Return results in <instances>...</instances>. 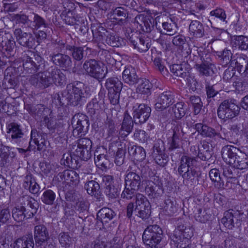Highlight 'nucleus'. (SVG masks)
<instances>
[{
  "instance_id": "a211bd4d",
  "label": "nucleus",
  "mask_w": 248,
  "mask_h": 248,
  "mask_svg": "<svg viewBox=\"0 0 248 248\" xmlns=\"http://www.w3.org/2000/svg\"><path fill=\"white\" fill-rule=\"evenodd\" d=\"M106 187L105 192L110 198H115L118 195V190L113 185V177L111 175H105L102 178Z\"/></svg>"
},
{
  "instance_id": "473e14b6",
  "label": "nucleus",
  "mask_w": 248,
  "mask_h": 248,
  "mask_svg": "<svg viewBox=\"0 0 248 248\" xmlns=\"http://www.w3.org/2000/svg\"><path fill=\"white\" fill-rule=\"evenodd\" d=\"M34 245L31 236H25L16 241L14 248H33Z\"/></svg>"
},
{
  "instance_id": "a19ab883",
  "label": "nucleus",
  "mask_w": 248,
  "mask_h": 248,
  "mask_svg": "<svg viewBox=\"0 0 248 248\" xmlns=\"http://www.w3.org/2000/svg\"><path fill=\"white\" fill-rule=\"evenodd\" d=\"M59 239L60 244L65 248L72 247L75 242L74 238L70 237L68 233L61 232L59 234Z\"/></svg>"
},
{
  "instance_id": "4d7b16f0",
  "label": "nucleus",
  "mask_w": 248,
  "mask_h": 248,
  "mask_svg": "<svg viewBox=\"0 0 248 248\" xmlns=\"http://www.w3.org/2000/svg\"><path fill=\"white\" fill-rule=\"evenodd\" d=\"M135 20L142 27H143V26H145L147 31H148V29L150 28V24H151V21L149 19V16H148L140 15L136 17Z\"/></svg>"
},
{
  "instance_id": "6ab92c4d",
  "label": "nucleus",
  "mask_w": 248,
  "mask_h": 248,
  "mask_svg": "<svg viewBox=\"0 0 248 248\" xmlns=\"http://www.w3.org/2000/svg\"><path fill=\"white\" fill-rule=\"evenodd\" d=\"M60 177L63 183L69 186H75L79 181L78 174L72 170H64L60 174Z\"/></svg>"
},
{
  "instance_id": "f257e3e1",
  "label": "nucleus",
  "mask_w": 248,
  "mask_h": 248,
  "mask_svg": "<svg viewBox=\"0 0 248 248\" xmlns=\"http://www.w3.org/2000/svg\"><path fill=\"white\" fill-rule=\"evenodd\" d=\"M162 238V230L157 225L148 226L142 234L143 242L151 248H161Z\"/></svg>"
},
{
  "instance_id": "ea45409f",
  "label": "nucleus",
  "mask_w": 248,
  "mask_h": 248,
  "mask_svg": "<svg viewBox=\"0 0 248 248\" xmlns=\"http://www.w3.org/2000/svg\"><path fill=\"white\" fill-rule=\"evenodd\" d=\"M196 69L201 74L209 76L213 73V69L214 65L209 62H204L201 64L196 65Z\"/></svg>"
},
{
  "instance_id": "7ed1b4c3",
  "label": "nucleus",
  "mask_w": 248,
  "mask_h": 248,
  "mask_svg": "<svg viewBox=\"0 0 248 248\" xmlns=\"http://www.w3.org/2000/svg\"><path fill=\"white\" fill-rule=\"evenodd\" d=\"M196 161L194 157L183 155L178 168V173L185 180L192 182L195 178L196 171L191 167Z\"/></svg>"
},
{
  "instance_id": "a18cd8bd",
  "label": "nucleus",
  "mask_w": 248,
  "mask_h": 248,
  "mask_svg": "<svg viewBox=\"0 0 248 248\" xmlns=\"http://www.w3.org/2000/svg\"><path fill=\"white\" fill-rule=\"evenodd\" d=\"M138 42L135 41H132L135 48H137L140 52H145L147 51L150 47V44L148 42V40H145L142 38L138 39Z\"/></svg>"
},
{
  "instance_id": "052dcab7",
  "label": "nucleus",
  "mask_w": 248,
  "mask_h": 248,
  "mask_svg": "<svg viewBox=\"0 0 248 248\" xmlns=\"http://www.w3.org/2000/svg\"><path fill=\"white\" fill-rule=\"evenodd\" d=\"M218 56L221 57L225 64L231 62V64L233 66V62L234 61L231 60L232 53L230 50L225 49L221 53V55L218 54Z\"/></svg>"
},
{
  "instance_id": "49530a36",
  "label": "nucleus",
  "mask_w": 248,
  "mask_h": 248,
  "mask_svg": "<svg viewBox=\"0 0 248 248\" xmlns=\"http://www.w3.org/2000/svg\"><path fill=\"white\" fill-rule=\"evenodd\" d=\"M184 64H173L170 67V71L175 76L184 77L186 75V69H184Z\"/></svg>"
},
{
  "instance_id": "1a4fd4ad",
  "label": "nucleus",
  "mask_w": 248,
  "mask_h": 248,
  "mask_svg": "<svg viewBox=\"0 0 248 248\" xmlns=\"http://www.w3.org/2000/svg\"><path fill=\"white\" fill-rule=\"evenodd\" d=\"M173 235L176 238L174 241L184 242L185 244H188L190 243V239L193 235V229L190 226L180 224L175 230Z\"/></svg>"
},
{
  "instance_id": "9b49d317",
  "label": "nucleus",
  "mask_w": 248,
  "mask_h": 248,
  "mask_svg": "<svg viewBox=\"0 0 248 248\" xmlns=\"http://www.w3.org/2000/svg\"><path fill=\"white\" fill-rule=\"evenodd\" d=\"M151 111V108L145 104H140L138 107H134L133 114L135 123H145L150 117Z\"/></svg>"
},
{
  "instance_id": "338daca9",
  "label": "nucleus",
  "mask_w": 248,
  "mask_h": 248,
  "mask_svg": "<svg viewBox=\"0 0 248 248\" xmlns=\"http://www.w3.org/2000/svg\"><path fill=\"white\" fill-rule=\"evenodd\" d=\"M211 19H214L215 17L219 18L220 20L225 21L226 15L224 11L221 9H217L210 12Z\"/></svg>"
},
{
  "instance_id": "aec40b11",
  "label": "nucleus",
  "mask_w": 248,
  "mask_h": 248,
  "mask_svg": "<svg viewBox=\"0 0 248 248\" xmlns=\"http://www.w3.org/2000/svg\"><path fill=\"white\" fill-rule=\"evenodd\" d=\"M51 60L56 65L62 68H67L72 66V61L69 56L61 53L53 54Z\"/></svg>"
},
{
  "instance_id": "603ef678",
  "label": "nucleus",
  "mask_w": 248,
  "mask_h": 248,
  "mask_svg": "<svg viewBox=\"0 0 248 248\" xmlns=\"http://www.w3.org/2000/svg\"><path fill=\"white\" fill-rule=\"evenodd\" d=\"M55 198V194L51 190L45 191L41 197L43 202L47 204H52Z\"/></svg>"
},
{
  "instance_id": "412c9836",
  "label": "nucleus",
  "mask_w": 248,
  "mask_h": 248,
  "mask_svg": "<svg viewBox=\"0 0 248 248\" xmlns=\"http://www.w3.org/2000/svg\"><path fill=\"white\" fill-rule=\"evenodd\" d=\"M125 183L126 186H129L133 189L138 190L140 186L141 178L136 173L129 172L125 176Z\"/></svg>"
},
{
  "instance_id": "4468645a",
  "label": "nucleus",
  "mask_w": 248,
  "mask_h": 248,
  "mask_svg": "<svg viewBox=\"0 0 248 248\" xmlns=\"http://www.w3.org/2000/svg\"><path fill=\"white\" fill-rule=\"evenodd\" d=\"M34 238L36 245L39 246L47 242L49 237L46 228L43 225L36 226L34 230Z\"/></svg>"
},
{
  "instance_id": "f3484780",
  "label": "nucleus",
  "mask_w": 248,
  "mask_h": 248,
  "mask_svg": "<svg viewBox=\"0 0 248 248\" xmlns=\"http://www.w3.org/2000/svg\"><path fill=\"white\" fill-rule=\"evenodd\" d=\"M195 128L198 133L204 137L214 138L217 137L219 139L220 133L208 125L202 123H198L195 125Z\"/></svg>"
},
{
  "instance_id": "a878e982",
  "label": "nucleus",
  "mask_w": 248,
  "mask_h": 248,
  "mask_svg": "<svg viewBox=\"0 0 248 248\" xmlns=\"http://www.w3.org/2000/svg\"><path fill=\"white\" fill-rule=\"evenodd\" d=\"M133 122L131 117L127 113L125 112L124 115L123 122L120 133L124 137L128 135L133 128Z\"/></svg>"
},
{
  "instance_id": "864d4df0",
  "label": "nucleus",
  "mask_w": 248,
  "mask_h": 248,
  "mask_svg": "<svg viewBox=\"0 0 248 248\" xmlns=\"http://www.w3.org/2000/svg\"><path fill=\"white\" fill-rule=\"evenodd\" d=\"M190 101L194 107V112L195 114H198L202 107V103L201 98L197 96H191L190 97Z\"/></svg>"
},
{
  "instance_id": "79ce46f5",
  "label": "nucleus",
  "mask_w": 248,
  "mask_h": 248,
  "mask_svg": "<svg viewBox=\"0 0 248 248\" xmlns=\"http://www.w3.org/2000/svg\"><path fill=\"white\" fill-rule=\"evenodd\" d=\"M129 152L137 161H142L146 156L144 149L140 146H133L131 148Z\"/></svg>"
},
{
  "instance_id": "de8ad7c7",
  "label": "nucleus",
  "mask_w": 248,
  "mask_h": 248,
  "mask_svg": "<svg viewBox=\"0 0 248 248\" xmlns=\"http://www.w3.org/2000/svg\"><path fill=\"white\" fill-rule=\"evenodd\" d=\"M233 64H234V66L237 69V70L241 72L242 71L244 72H246L247 70V67L248 65L247 60L243 58V57H239L236 60H234Z\"/></svg>"
},
{
  "instance_id": "7c9ffc66",
  "label": "nucleus",
  "mask_w": 248,
  "mask_h": 248,
  "mask_svg": "<svg viewBox=\"0 0 248 248\" xmlns=\"http://www.w3.org/2000/svg\"><path fill=\"white\" fill-rule=\"evenodd\" d=\"M186 107L183 102H178L171 107L170 110L171 115L177 119L183 117L186 112Z\"/></svg>"
},
{
  "instance_id": "774afa93",
  "label": "nucleus",
  "mask_w": 248,
  "mask_h": 248,
  "mask_svg": "<svg viewBox=\"0 0 248 248\" xmlns=\"http://www.w3.org/2000/svg\"><path fill=\"white\" fill-rule=\"evenodd\" d=\"M72 55L77 61H80L83 57V49L81 47H73L72 48Z\"/></svg>"
},
{
  "instance_id": "09e8293b",
  "label": "nucleus",
  "mask_w": 248,
  "mask_h": 248,
  "mask_svg": "<svg viewBox=\"0 0 248 248\" xmlns=\"http://www.w3.org/2000/svg\"><path fill=\"white\" fill-rule=\"evenodd\" d=\"M164 209L168 215H173L177 210L175 202L169 199L166 200Z\"/></svg>"
},
{
  "instance_id": "bb28decb",
  "label": "nucleus",
  "mask_w": 248,
  "mask_h": 248,
  "mask_svg": "<svg viewBox=\"0 0 248 248\" xmlns=\"http://www.w3.org/2000/svg\"><path fill=\"white\" fill-rule=\"evenodd\" d=\"M12 217L14 220L18 222H22L25 218H30L28 216L29 212H27L24 206H17L14 207L12 211Z\"/></svg>"
},
{
  "instance_id": "dca6fc26",
  "label": "nucleus",
  "mask_w": 248,
  "mask_h": 248,
  "mask_svg": "<svg viewBox=\"0 0 248 248\" xmlns=\"http://www.w3.org/2000/svg\"><path fill=\"white\" fill-rule=\"evenodd\" d=\"M127 17L126 10L121 7L116 8L109 14L111 21L120 25L125 23Z\"/></svg>"
},
{
  "instance_id": "c9c22d12",
  "label": "nucleus",
  "mask_w": 248,
  "mask_h": 248,
  "mask_svg": "<svg viewBox=\"0 0 248 248\" xmlns=\"http://www.w3.org/2000/svg\"><path fill=\"white\" fill-rule=\"evenodd\" d=\"M106 33H107V34H104V35L103 34L100 35L102 37V39H104L105 38V41L107 44L112 46L116 47H119L122 45L123 40L121 38L119 37L118 36L115 35L114 34H108L107 31H106Z\"/></svg>"
},
{
  "instance_id": "e2e57ef3",
  "label": "nucleus",
  "mask_w": 248,
  "mask_h": 248,
  "mask_svg": "<svg viewBox=\"0 0 248 248\" xmlns=\"http://www.w3.org/2000/svg\"><path fill=\"white\" fill-rule=\"evenodd\" d=\"M43 78V74L41 72L32 75L29 79L31 84L36 88H41V80Z\"/></svg>"
},
{
  "instance_id": "5fc2aeb1",
  "label": "nucleus",
  "mask_w": 248,
  "mask_h": 248,
  "mask_svg": "<svg viewBox=\"0 0 248 248\" xmlns=\"http://www.w3.org/2000/svg\"><path fill=\"white\" fill-rule=\"evenodd\" d=\"M136 207L135 209L149 205L150 202L147 198L143 195L138 193L136 198Z\"/></svg>"
},
{
  "instance_id": "f03ea898",
  "label": "nucleus",
  "mask_w": 248,
  "mask_h": 248,
  "mask_svg": "<svg viewBox=\"0 0 248 248\" xmlns=\"http://www.w3.org/2000/svg\"><path fill=\"white\" fill-rule=\"evenodd\" d=\"M83 88L82 83H77L76 85L69 84L67 86L62 95L70 104L77 105L82 98L87 97L89 95V93H86V90L84 93H83Z\"/></svg>"
},
{
  "instance_id": "9d476101",
  "label": "nucleus",
  "mask_w": 248,
  "mask_h": 248,
  "mask_svg": "<svg viewBox=\"0 0 248 248\" xmlns=\"http://www.w3.org/2000/svg\"><path fill=\"white\" fill-rule=\"evenodd\" d=\"M14 35L17 42L21 46L29 48L35 46V39L32 34L23 32L21 29H15Z\"/></svg>"
},
{
  "instance_id": "20e7f679",
  "label": "nucleus",
  "mask_w": 248,
  "mask_h": 248,
  "mask_svg": "<svg viewBox=\"0 0 248 248\" xmlns=\"http://www.w3.org/2000/svg\"><path fill=\"white\" fill-rule=\"evenodd\" d=\"M240 108L234 100H226L219 105L217 114L219 118L227 120L236 117L239 113Z\"/></svg>"
},
{
  "instance_id": "2f4dec72",
  "label": "nucleus",
  "mask_w": 248,
  "mask_h": 248,
  "mask_svg": "<svg viewBox=\"0 0 248 248\" xmlns=\"http://www.w3.org/2000/svg\"><path fill=\"white\" fill-rule=\"evenodd\" d=\"M231 43L232 47L238 48L242 50L248 48V38L244 36H234Z\"/></svg>"
},
{
  "instance_id": "c756f323",
  "label": "nucleus",
  "mask_w": 248,
  "mask_h": 248,
  "mask_svg": "<svg viewBox=\"0 0 248 248\" xmlns=\"http://www.w3.org/2000/svg\"><path fill=\"white\" fill-rule=\"evenodd\" d=\"M123 84L117 78H108L106 82L105 87L108 91L121 92L122 89Z\"/></svg>"
},
{
  "instance_id": "e433bc0d",
  "label": "nucleus",
  "mask_w": 248,
  "mask_h": 248,
  "mask_svg": "<svg viewBox=\"0 0 248 248\" xmlns=\"http://www.w3.org/2000/svg\"><path fill=\"white\" fill-rule=\"evenodd\" d=\"M210 178L212 181L216 183L215 186L218 189H223L224 188V182L221 179L219 170L217 169H213L209 173Z\"/></svg>"
},
{
  "instance_id": "680f3d73",
  "label": "nucleus",
  "mask_w": 248,
  "mask_h": 248,
  "mask_svg": "<svg viewBox=\"0 0 248 248\" xmlns=\"http://www.w3.org/2000/svg\"><path fill=\"white\" fill-rule=\"evenodd\" d=\"M33 25L35 29H38L41 28H46L48 26L46 21L40 16L38 15H35L33 21Z\"/></svg>"
},
{
  "instance_id": "37998d69",
  "label": "nucleus",
  "mask_w": 248,
  "mask_h": 248,
  "mask_svg": "<svg viewBox=\"0 0 248 248\" xmlns=\"http://www.w3.org/2000/svg\"><path fill=\"white\" fill-rule=\"evenodd\" d=\"M65 3H64V8H65L66 10H68V13L67 16L64 18L65 23L68 25H74L76 22V19L75 17L73 16V13L70 12V10L73 8V4L72 3L69 2L67 0H65Z\"/></svg>"
},
{
  "instance_id": "2eb2a0df",
  "label": "nucleus",
  "mask_w": 248,
  "mask_h": 248,
  "mask_svg": "<svg viewBox=\"0 0 248 248\" xmlns=\"http://www.w3.org/2000/svg\"><path fill=\"white\" fill-rule=\"evenodd\" d=\"M241 152L240 150L232 145H226L223 147L221 150V155L224 161L229 164L235 159Z\"/></svg>"
},
{
  "instance_id": "4c0bfd02",
  "label": "nucleus",
  "mask_w": 248,
  "mask_h": 248,
  "mask_svg": "<svg viewBox=\"0 0 248 248\" xmlns=\"http://www.w3.org/2000/svg\"><path fill=\"white\" fill-rule=\"evenodd\" d=\"M7 133L10 134L12 139H18L23 136V133L19 126L16 123H11L7 127Z\"/></svg>"
},
{
  "instance_id": "72a5a7b5",
  "label": "nucleus",
  "mask_w": 248,
  "mask_h": 248,
  "mask_svg": "<svg viewBox=\"0 0 248 248\" xmlns=\"http://www.w3.org/2000/svg\"><path fill=\"white\" fill-rule=\"evenodd\" d=\"M114 216V212L108 208H103L99 210L97 217L103 223H107L112 219Z\"/></svg>"
},
{
  "instance_id": "393cba45",
  "label": "nucleus",
  "mask_w": 248,
  "mask_h": 248,
  "mask_svg": "<svg viewBox=\"0 0 248 248\" xmlns=\"http://www.w3.org/2000/svg\"><path fill=\"white\" fill-rule=\"evenodd\" d=\"M24 187L29 190L32 194H36L39 191L40 187L31 174L26 175L23 184Z\"/></svg>"
},
{
  "instance_id": "0eeeda50",
  "label": "nucleus",
  "mask_w": 248,
  "mask_h": 248,
  "mask_svg": "<svg viewBox=\"0 0 248 248\" xmlns=\"http://www.w3.org/2000/svg\"><path fill=\"white\" fill-rule=\"evenodd\" d=\"M92 141L89 139H80L78 140L77 148L73 153L81 159L87 161L92 156Z\"/></svg>"
},
{
  "instance_id": "c85d7f7f",
  "label": "nucleus",
  "mask_w": 248,
  "mask_h": 248,
  "mask_svg": "<svg viewBox=\"0 0 248 248\" xmlns=\"http://www.w3.org/2000/svg\"><path fill=\"white\" fill-rule=\"evenodd\" d=\"M189 31L191 35L195 37H201L204 34L202 25L197 20L192 21L189 26Z\"/></svg>"
},
{
  "instance_id": "69168bd1",
  "label": "nucleus",
  "mask_w": 248,
  "mask_h": 248,
  "mask_svg": "<svg viewBox=\"0 0 248 248\" xmlns=\"http://www.w3.org/2000/svg\"><path fill=\"white\" fill-rule=\"evenodd\" d=\"M44 121L49 130L54 132L56 130H58L59 125L55 120L51 117H45Z\"/></svg>"
},
{
  "instance_id": "8fccbe9b",
  "label": "nucleus",
  "mask_w": 248,
  "mask_h": 248,
  "mask_svg": "<svg viewBox=\"0 0 248 248\" xmlns=\"http://www.w3.org/2000/svg\"><path fill=\"white\" fill-rule=\"evenodd\" d=\"M89 110L91 113H99L104 108V105L102 103L98 102L96 99H93L88 106Z\"/></svg>"
},
{
  "instance_id": "6e6552de",
  "label": "nucleus",
  "mask_w": 248,
  "mask_h": 248,
  "mask_svg": "<svg viewBox=\"0 0 248 248\" xmlns=\"http://www.w3.org/2000/svg\"><path fill=\"white\" fill-rule=\"evenodd\" d=\"M16 152L12 148L0 145V166H5L11 165L16 159Z\"/></svg>"
},
{
  "instance_id": "4be33fe9",
  "label": "nucleus",
  "mask_w": 248,
  "mask_h": 248,
  "mask_svg": "<svg viewBox=\"0 0 248 248\" xmlns=\"http://www.w3.org/2000/svg\"><path fill=\"white\" fill-rule=\"evenodd\" d=\"M123 81L129 85H133L138 81V76L135 68L131 66L125 68L123 72Z\"/></svg>"
},
{
  "instance_id": "f704fd0d",
  "label": "nucleus",
  "mask_w": 248,
  "mask_h": 248,
  "mask_svg": "<svg viewBox=\"0 0 248 248\" xmlns=\"http://www.w3.org/2000/svg\"><path fill=\"white\" fill-rule=\"evenodd\" d=\"M136 91L142 94H148L150 93L152 84L149 80L146 78L139 79Z\"/></svg>"
},
{
  "instance_id": "c03bdc74",
  "label": "nucleus",
  "mask_w": 248,
  "mask_h": 248,
  "mask_svg": "<svg viewBox=\"0 0 248 248\" xmlns=\"http://www.w3.org/2000/svg\"><path fill=\"white\" fill-rule=\"evenodd\" d=\"M221 222L225 227L229 229H232L234 227L233 215L232 212L230 211L225 212Z\"/></svg>"
},
{
  "instance_id": "ddd939ff",
  "label": "nucleus",
  "mask_w": 248,
  "mask_h": 248,
  "mask_svg": "<svg viewBox=\"0 0 248 248\" xmlns=\"http://www.w3.org/2000/svg\"><path fill=\"white\" fill-rule=\"evenodd\" d=\"M173 95L170 92H165L161 94L156 99L155 108L162 110L169 107L173 103Z\"/></svg>"
},
{
  "instance_id": "423d86ee",
  "label": "nucleus",
  "mask_w": 248,
  "mask_h": 248,
  "mask_svg": "<svg viewBox=\"0 0 248 248\" xmlns=\"http://www.w3.org/2000/svg\"><path fill=\"white\" fill-rule=\"evenodd\" d=\"M72 124L73 127V134L75 137H77L84 135L87 132L89 125L87 116L79 113L73 116Z\"/></svg>"
},
{
  "instance_id": "6e6d98bb",
  "label": "nucleus",
  "mask_w": 248,
  "mask_h": 248,
  "mask_svg": "<svg viewBox=\"0 0 248 248\" xmlns=\"http://www.w3.org/2000/svg\"><path fill=\"white\" fill-rule=\"evenodd\" d=\"M210 217V215L206 210L201 209H199L195 214V219L202 223H204L208 220Z\"/></svg>"
},
{
  "instance_id": "5701e85b",
  "label": "nucleus",
  "mask_w": 248,
  "mask_h": 248,
  "mask_svg": "<svg viewBox=\"0 0 248 248\" xmlns=\"http://www.w3.org/2000/svg\"><path fill=\"white\" fill-rule=\"evenodd\" d=\"M230 165L240 170H247L248 169V157L247 155L243 153H240L239 155Z\"/></svg>"
},
{
  "instance_id": "0e129e2a",
  "label": "nucleus",
  "mask_w": 248,
  "mask_h": 248,
  "mask_svg": "<svg viewBox=\"0 0 248 248\" xmlns=\"http://www.w3.org/2000/svg\"><path fill=\"white\" fill-rule=\"evenodd\" d=\"M43 74V78H41V88H46L52 84V79L50 72H41Z\"/></svg>"
},
{
  "instance_id": "cd10ccee",
  "label": "nucleus",
  "mask_w": 248,
  "mask_h": 248,
  "mask_svg": "<svg viewBox=\"0 0 248 248\" xmlns=\"http://www.w3.org/2000/svg\"><path fill=\"white\" fill-rule=\"evenodd\" d=\"M50 73L52 83L57 86H62L66 83L65 76L60 70L54 69Z\"/></svg>"
},
{
  "instance_id": "3c124183",
  "label": "nucleus",
  "mask_w": 248,
  "mask_h": 248,
  "mask_svg": "<svg viewBox=\"0 0 248 248\" xmlns=\"http://www.w3.org/2000/svg\"><path fill=\"white\" fill-rule=\"evenodd\" d=\"M85 188L89 194L93 195L97 193L100 188V186L98 183L92 180L86 184Z\"/></svg>"
},
{
  "instance_id": "bf43d9fd",
  "label": "nucleus",
  "mask_w": 248,
  "mask_h": 248,
  "mask_svg": "<svg viewBox=\"0 0 248 248\" xmlns=\"http://www.w3.org/2000/svg\"><path fill=\"white\" fill-rule=\"evenodd\" d=\"M163 29L167 31V34L172 35L177 31V25L174 23H169L168 22L162 23Z\"/></svg>"
},
{
  "instance_id": "f8f14e48",
  "label": "nucleus",
  "mask_w": 248,
  "mask_h": 248,
  "mask_svg": "<svg viewBox=\"0 0 248 248\" xmlns=\"http://www.w3.org/2000/svg\"><path fill=\"white\" fill-rule=\"evenodd\" d=\"M240 126L237 124H232L230 128V131L225 128H221V131L223 134L222 135L220 133L219 139L225 140L231 143H237L240 133Z\"/></svg>"
},
{
  "instance_id": "58836bf2",
  "label": "nucleus",
  "mask_w": 248,
  "mask_h": 248,
  "mask_svg": "<svg viewBox=\"0 0 248 248\" xmlns=\"http://www.w3.org/2000/svg\"><path fill=\"white\" fill-rule=\"evenodd\" d=\"M94 162L98 168L102 170L106 169L109 164V160L104 154H98L96 152L94 155Z\"/></svg>"
},
{
  "instance_id": "39448f33",
  "label": "nucleus",
  "mask_w": 248,
  "mask_h": 248,
  "mask_svg": "<svg viewBox=\"0 0 248 248\" xmlns=\"http://www.w3.org/2000/svg\"><path fill=\"white\" fill-rule=\"evenodd\" d=\"M83 68L87 75L97 79L104 78L107 73L105 66L95 60L85 61Z\"/></svg>"
},
{
  "instance_id": "b1692460",
  "label": "nucleus",
  "mask_w": 248,
  "mask_h": 248,
  "mask_svg": "<svg viewBox=\"0 0 248 248\" xmlns=\"http://www.w3.org/2000/svg\"><path fill=\"white\" fill-rule=\"evenodd\" d=\"M32 143L36 145L37 146V150L38 151H44L45 150L46 147V141L45 139L33 131L31 132V139L29 147L30 150L32 149L31 148Z\"/></svg>"
},
{
  "instance_id": "13d9d810",
  "label": "nucleus",
  "mask_w": 248,
  "mask_h": 248,
  "mask_svg": "<svg viewBox=\"0 0 248 248\" xmlns=\"http://www.w3.org/2000/svg\"><path fill=\"white\" fill-rule=\"evenodd\" d=\"M135 212H137V215L142 219L148 218L151 213L150 204L148 206L146 205L145 207L135 209Z\"/></svg>"
}]
</instances>
